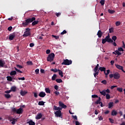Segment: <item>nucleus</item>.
<instances>
[{
	"label": "nucleus",
	"instance_id": "nucleus-1",
	"mask_svg": "<svg viewBox=\"0 0 125 125\" xmlns=\"http://www.w3.org/2000/svg\"><path fill=\"white\" fill-rule=\"evenodd\" d=\"M31 23H32V26H35L39 24V21H36V18L34 17L28 18L23 21L22 25L23 27H27Z\"/></svg>",
	"mask_w": 125,
	"mask_h": 125
},
{
	"label": "nucleus",
	"instance_id": "nucleus-2",
	"mask_svg": "<svg viewBox=\"0 0 125 125\" xmlns=\"http://www.w3.org/2000/svg\"><path fill=\"white\" fill-rule=\"evenodd\" d=\"M110 42L111 43H112L113 42V40L110 38V35L108 34V35L105 37L104 39L102 40V43L103 44H104V43H106V42Z\"/></svg>",
	"mask_w": 125,
	"mask_h": 125
},
{
	"label": "nucleus",
	"instance_id": "nucleus-3",
	"mask_svg": "<svg viewBox=\"0 0 125 125\" xmlns=\"http://www.w3.org/2000/svg\"><path fill=\"white\" fill-rule=\"evenodd\" d=\"M109 78H110V79L114 78L115 80H119V79L121 78V75L118 72H114L113 74L109 75Z\"/></svg>",
	"mask_w": 125,
	"mask_h": 125
},
{
	"label": "nucleus",
	"instance_id": "nucleus-4",
	"mask_svg": "<svg viewBox=\"0 0 125 125\" xmlns=\"http://www.w3.org/2000/svg\"><path fill=\"white\" fill-rule=\"evenodd\" d=\"M12 111L13 113H16V114H22L23 113V108L20 107L19 109H16L15 108H12Z\"/></svg>",
	"mask_w": 125,
	"mask_h": 125
},
{
	"label": "nucleus",
	"instance_id": "nucleus-5",
	"mask_svg": "<svg viewBox=\"0 0 125 125\" xmlns=\"http://www.w3.org/2000/svg\"><path fill=\"white\" fill-rule=\"evenodd\" d=\"M55 56V55L54 53H51L48 55V56L47 57V61H48L49 62H52L54 59Z\"/></svg>",
	"mask_w": 125,
	"mask_h": 125
},
{
	"label": "nucleus",
	"instance_id": "nucleus-6",
	"mask_svg": "<svg viewBox=\"0 0 125 125\" xmlns=\"http://www.w3.org/2000/svg\"><path fill=\"white\" fill-rule=\"evenodd\" d=\"M72 63V60L65 59V60H63V62L62 63V65H71Z\"/></svg>",
	"mask_w": 125,
	"mask_h": 125
},
{
	"label": "nucleus",
	"instance_id": "nucleus-7",
	"mask_svg": "<svg viewBox=\"0 0 125 125\" xmlns=\"http://www.w3.org/2000/svg\"><path fill=\"white\" fill-rule=\"evenodd\" d=\"M55 116V117H57V118H60L62 117V113L61 112V111H56L54 112Z\"/></svg>",
	"mask_w": 125,
	"mask_h": 125
},
{
	"label": "nucleus",
	"instance_id": "nucleus-8",
	"mask_svg": "<svg viewBox=\"0 0 125 125\" xmlns=\"http://www.w3.org/2000/svg\"><path fill=\"white\" fill-rule=\"evenodd\" d=\"M115 65L117 69H118L119 70H121V71H122V72H123V73H125V71L124 70V67H123L119 64H115Z\"/></svg>",
	"mask_w": 125,
	"mask_h": 125
},
{
	"label": "nucleus",
	"instance_id": "nucleus-9",
	"mask_svg": "<svg viewBox=\"0 0 125 125\" xmlns=\"http://www.w3.org/2000/svg\"><path fill=\"white\" fill-rule=\"evenodd\" d=\"M59 106H60V107H62L63 109H66L67 108V105L63 104L62 102H59Z\"/></svg>",
	"mask_w": 125,
	"mask_h": 125
},
{
	"label": "nucleus",
	"instance_id": "nucleus-10",
	"mask_svg": "<svg viewBox=\"0 0 125 125\" xmlns=\"http://www.w3.org/2000/svg\"><path fill=\"white\" fill-rule=\"evenodd\" d=\"M38 95L39 96H40V97H42V98H43V97H44L45 95H46V94H45V92L42 91L39 93Z\"/></svg>",
	"mask_w": 125,
	"mask_h": 125
},
{
	"label": "nucleus",
	"instance_id": "nucleus-11",
	"mask_svg": "<svg viewBox=\"0 0 125 125\" xmlns=\"http://www.w3.org/2000/svg\"><path fill=\"white\" fill-rule=\"evenodd\" d=\"M113 54H115V55H118V56H119L120 55H122V53L120 52V51L118 50H115L114 52H112Z\"/></svg>",
	"mask_w": 125,
	"mask_h": 125
},
{
	"label": "nucleus",
	"instance_id": "nucleus-12",
	"mask_svg": "<svg viewBox=\"0 0 125 125\" xmlns=\"http://www.w3.org/2000/svg\"><path fill=\"white\" fill-rule=\"evenodd\" d=\"M29 36H31V32H26L25 31L24 34H23V37H29Z\"/></svg>",
	"mask_w": 125,
	"mask_h": 125
},
{
	"label": "nucleus",
	"instance_id": "nucleus-13",
	"mask_svg": "<svg viewBox=\"0 0 125 125\" xmlns=\"http://www.w3.org/2000/svg\"><path fill=\"white\" fill-rule=\"evenodd\" d=\"M15 38V33L11 34L9 37L10 41H13V39Z\"/></svg>",
	"mask_w": 125,
	"mask_h": 125
},
{
	"label": "nucleus",
	"instance_id": "nucleus-14",
	"mask_svg": "<svg viewBox=\"0 0 125 125\" xmlns=\"http://www.w3.org/2000/svg\"><path fill=\"white\" fill-rule=\"evenodd\" d=\"M4 65H5V62L0 60V67L3 68V67H4Z\"/></svg>",
	"mask_w": 125,
	"mask_h": 125
},
{
	"label": "nucleus",
	"instance_id": "nucleus-15",
	"mask_svg": "<svg viewBox=\"0 0 125 125\" xmlns=\"http://www.w3.org/2000/svg\"><path fill=\"white\" fill-rule=\"evenodd\" d=\"M97 35L98 38H101L102 37V36H103V32H102V31H101V30H99L98 31Z\"/></svg>",
	"mask_w": 125,
	"mask_h": 125
},
{
	"label": "nucleus",
	"instance_id": "nucleus-16",
	"mask_svg": "<svg viewBox=\"0 0 125 125\" xmlns=\"http://www.w3.org/2000/svg\"><path fill=\"white\" fill-rule=\"evenodd\" d=\"M42 113H39L36 117V120H40V119H42Z\"/></svg>",
	"mask_w": 125,
	"mask_h": 125
},
{
	"label": "nucleus",
	"instance_id": "nucleus-17",
	"mask_svg": "<svg viewBox=\"0 0 125 125\" xmlns=\"http://www.w3.org/2000/svg\"><path fill=\"white\" fill-rule=\"evenodd\" d=\"M99 70H100L101 72H104V73L106 72V68L104 67H100Z\"/></svg>",
	"mask_w": 125,
	"mask_h": 125
},
{
	"label": "nucleus",
	"instance_id": "nucleus-18",
	"mask_svg": "<svg viewBox=\"0 0 125 125\" xmlns=\"http://www.w3.org/2000/svg\"><path fill=\"white\" fill-rule=\"evenodd\" d=\"M118 115V112L115 110H113L111 112V116H117Z\"/></svg>",
	"mask_w": 125,
	"mask_h": 125
},
{
	"label": "nucleus",
	"instance_id": "nucleus-19",
	"mask_svg": "<svg viewBox=\"0 0 125 125\" xmlns=\"http://www.w3.org/2000/svg\"><path fill=\"white\" fill-rule=\"evenodd\" d=\"M95 104H101V98H100V97H99L98 100H97L95 102Z\"/></svg>",
	"mask_w": 125,
	"mask_h": 125
},
{
	"label": "nucleus",
	"instance_id": "nucleus-20",
	"mask_svg": "<svg viewBox=\"0 0 125 125\" xmlns=\"http://www.w3.org/2000/svg\"><path fill=\"white\" fill-rule=\"evenodd\" d=\"M20 94H21V96H24L26 95V94H27V92H26V91L21 90L20 92Z\"/></svg>",
	"mask_w": 125,
	"mask_h": 125
},
{
	"label": "nucleus",
	"instance_id": "nucleus-21",
	"mask_svg": "<svg viewBox=\"0 0 125 125\" xmlns=\"http://www.w3.org/2000/svg\"><path fill=\"white\" fill-rule=\"evenodd\" d=\"M16 74H17V72L16 71H15V70L12 71L10 73V76H15V75H16Z\"/></svg>",
	"mask_w": 125,
	"mask_h": 125
},
{
	"label": "nucleus",
	"instance_id": "nucleus-22",
	"mask_svg": "<svg viewBox=\"0 0 125 125\" xmlns=\"http://www.w3.org/2000/svg\"><path fill=\"white\" fill-rule=\"evenodd\" d=\"M7 80L9 82H14V81H13L12 77L11 76H7Z\"/></svg>",
	"mask_w": 125,
	"mask_h": 125
},
{
	"label": "nucleus",
	"instance_id": "nucleus-23",
	"mask_svg": "<svg viewBox=\"0 0 125 125\" xmlns=\"http://www.w3.org/2000/svg\"><path fill=\"white\" fill-rule=\"evenodd\" d=\"M94 71L95 72V73H94V76L95 77V78H96V75H98V74H99V70H95V69H94Z\"/></svg>",
	"mask_w": 125,
	"mask_h": 125
},
{
	"label": "nucleus",
	"instance_id": "nucleus-24",
	"mask_svg": "<svg viewBox=\"0 0 125 125\" xmlns=\"http://www.w3.org/2000/svg\"><path fill=\"white\" fill-rule=\"evenodd\" d=\"M100 93L103 95L104 96H106V92L105 90H103L102 91H100Z\"/></svg>",
	"mask_w": 125,
	"mask_h": 125
},
{
	"label": "nucleus",
	"instance_id": "nucleus-25",
	"mask_svg": "<svg viewBox=\"0 0 125 125\" xmlns=\"http://www.w3.org/2000/svg\"><path fill=\"white\" fill-rule=\"evenodd\" d=\"M27 123L29 125H36V123H35V122H33V121H32V120L29 121Z\"/></svg>",
	"mask_w": 125,
	"mask_h": 125
},
{
	"label": "nucleus",
	"instance_id": "nucleus-26",
	"mask_svg": "<svg viewBox=\"0 0 125 125\" xmlns=\"http://www.w3.org/2000/svg\"><path fill=\"white\" fill-rule=\"evenodd\" d=\"M11 91L15 92V91H16V87L15 86H12L11 88Z\"/></svg>",
	"mask_w": 125,
	"mask_h": 125
},
{
	"label": "nucleus",
	"instance_id": "nucleus-27",
	"mask_svg": "<svg viewBox=\"0 0 125 125\" xmlns=\"http://www.w3.org/2000/svg\"><path fill=\"white\" fill-rule=\"evenodd\" d=\"M113 104H114V103H113V102H110L108 104V108H109V109H110V108L111 107H113V106H114Z\"/></svg>",
	"mask_w": 125,
	"mask_h": 125
},
{
	"label": "nucleus",
	"instance_id": "nucleus-28",
	"mask_svg": "<svg viewBox=\"0 0 125 125\" xmlns=\"http://www.w3.org/2000/svg\"><path fill=\"white\" fill-rule=\"evenodd\" d=\"M59 72V75L62 77V78H63V72L61 71L60 69H58Z\"/></svg>",
	"mask_w": 125,
	"mask_h": 125
},
{
	"label": "nucleus",
	"instance_id": "nucleus-29",
	"mask_svg": "<svg viewBox=\"0 0 125 125\" xmlns=\"http://www.w3.org/2000/svg\"><path fill=\"white\" fill-rule=\"evenodd\" d=\"M10 121H12L11 123L12 125H15V124H16V122H17V120L13 118V120H10Z\"/></svg>",
	"mask_w": 125,
	"mask_h": 125
},
{
	"label": "nucleus",
	"instance_id": "nucleus-30",
	"mask_svg": "<svg viewBox=\"0 0 125 125\" xmlns=\"http://www.w3.org/2000/svg\"><path fill=\"white\" fill-rule=\"evenodd\" d=\"M56 82L57 83H62V82H63V81H62V79H57L56 80Z\"/></svg>",
	"mask_w": 125,
	"mask_h": 125
},
{
	"label": "nucleus",
	"instance_id": "nucleus-31",
	"mask_svg": "<svg viewBox=\"0 0 125 125\" xmlns=\"http://www.w3.org/2000/svg\"><path fill=\"white\" fill-rule=\"evenodd\" d=\"M38 105L40 106H43V105H44V102L43 101H40L38 103Z\"/></svg>",
	"mask_w": 125,
	"mask_h": 125
},
{
	"label": "nucleus",
	"instance_id": "nucleus-32",
	"mask_svg": "<svg viewBox=\"0 0 125 125\" xmlns=\"http://www.w3.org/2000/svg\"><path fill=\"white\" fill-rule=\"evenodd\" d=\"M45 91L46 93H50V89L49 88H45Z\"/></svg>",
	"mask_w": 125,
	"mask_h": 125
},
{
	"label": "nucleus",
	"instance_id": "nucleus-33",
	"mask_svg": "<svg viewBox=\"0 0 125 125\" xmlns=\"http://www.w3.org/2000/svg\"><path fill=\"white\" fill-rule=\"evenodd\" d=\"M56 78H57V75L56 74H54L52 77V81H55Z\"/></svg>",
	"mask_w": 125,
	"mask_h": 125
},
{
	"label": "nucleus",
	"instance_id": "nucleus-34",
	"mask_svg": "<svg viewBox=\"0 0 125 125\" xmlns=\"http://www.w3.org/2000/svg\"><path fill=\"white\" fill-rule=\"evenodd\" d=\"M108 12H109V13H110V14H113V13H115V12H116V11L115 10H112L108 9Z\"/></svg>",
	"mask_w": 125,
	"mask_h": 125
},
{
	"label": "nucleus",
	"instance_id": "nucleus-35",
	"mask_svg": "<svg viewBox=\"0 0 125 125\" xmlns=\"http://www.w3.org/2000/svg\"><path fill=\"white\" fill-rule=\"evenodd\" d=\"M50 71H51V72H54V73H57V72H58V69L55 68V69H51Z\"/></svg>",
	"mask_w": 125,
	"mask_h": 125
},
{
	"label": "nucleus",
	"instance_id": "nucleus-36",
	"mask_svg": "<svg viewBox=\"0 0 125 125\" xmlns=\"http://www.w3.org/2000/svg\"><path fill=\"white\" fill-rule=\"evenodd\" d=\"M15 70H16V72H17L18 73H20L21 74H22V73H23V72L17 69V68L16 67H15Z\"/></svg>",
	"mask_w": 125,
	"mask_h": 125
},
{
	"label": "nucleus",
	"instance_id": "nucleus-37",
	"mask_svg": "<svg viewBox=\"0 0 125 125\" xmlns=\"http://www.w3.org/2000/svg\"><path fill=\"white\" fill-rule=\"evenodd\" d=\"M5 97L6 98H7V99H8L11 97V96L10 95V94H5Z\"/></svg>",
	"mask_w": 125,
	"mask_h": 125
},
{
	"label": "nucleus",
	"instance_id": "nucleus-38",
	"mask_svg": "<svg viewBox=\"0 0 125 125\" xmlns=\"http://www.w3.org/2000/svg\"><path fill=\"white\" fill-rule=\"evenodd\" d=\"M100 3H101V5H104L105 4V0H101L100 1Z\"/></svg>",
	"mask_w": 125,
	"mask_h": 125
},
{
	"label": "nucleus",
	"instance_id": "nucleus-39",
	"mask_svg": "<svg viewBox=\"0 0 125 125\" xmlns=\"http://www.w3.org/2000/svg\"><path fill=\"white\" fill-rule=\"evenodd\" d=\"M104 75H105V76H108V75H109V74H110V70L108 69L106 70V71H105V73H104Z\"/></svg>",
	"mask_w": 125,
	"mask_h": 125
},
{
	"label": "nucleus",
	"instance_id": "nucleus-40",
	"mask_svg": "<svg viewBox=\"0 0 125 125\" xmlns=\"http://www.w3.org/2000/svg\"><path fill=\"white\" fill-rule=\"evenodd\" d=\"M109 33H114V28L113 27H111L109 29Z\"/></svg>",
	"mask_w": 125,
	"mask_h": 125
},
{
	"label": "nucleus",
	"instance_id": "nucleus-41",
	"mask_svg": "<svg viewBox=\"0 0 125 125\" xmlns=\"http://www.w3.org/2000/svg\"><path fill=\"white\" fill-rule=\"evenodd\" d=\"M117 90H118V91H119V92H123V88L118 87L117 88Z\"/></svg>",
	"mask_w": 125,
	"mask_h": 125
},
{
	"label": "nucleus",
	"instance_id": "nucleus-42",
	"mask_svg": "<svg viewBox=\"0 0 125 125\" xmlns=\"http://www.w3.org/2000/svg\"><path fill=\"white\" fill-rule=\"evenodd\" d=\"M105 95L106 99H110V98H111V96H110V94H106Z\"/></svg>",
	"mask_w": 125,
	"mask_h": 125
},
{
	"label": "nucleus",
	"instance_id": "nucleus-43",
	"mask_svg": "<svg viewBox=\"0 0 125 125\" xmlns=\"http://www.w3.org/2000/svg\"><path fill=\"white\" fill-rule=\"evenodd\" d=\"M112 40L113 41H114V42H116V40H117V36H112Z\"/></svg>",
	"mask_w": 125,
	"mask_h": 125
},
{
	"label": "nucleus",
	"instance_id": "nucleus-44",
	"mask_svg": "<svg viewBox=\"0 0 125 125\" xmlns=\"http://www.w3.org/2000/svg\"><path fill=\"white\" fill-rule=\"evenodd\" d=\"M98 67H99V64H97L96 67L94 68V70L96 71H98Z\"/></svg>",
	"mask_w": 125,
	"mask_h": 125
},
{
	"label": "nucleus",
	"instance_id": "nucleus-45",
	"mask_svg": "<svg viewBox=\"0 0 125 125\" xmlns=\"http://www.w3.org/2000/svg\"><path fill=\"white\" fill-rule=\"evenodd\" d=\"M26 63L27 65H33V62H32L31 61H27L26 62Z\"/></svg>",
	"mask_w": 125,
	"mask_h": 125
},
{
	"label": "nucleus",
	"instance_id": "nucleus-46",
	"mask_svg": "<svg viewBox=\"0 0 125 125\" xmlns=\"http://www.w3.org/2000/svg\"><path fill=\"white\" fill-rule=\"evenodd\" d=\"M118 50L119 51H124V49L123 48V47H120L118 48Z\"/></svg>",
	"mask_w": 125,
	"mask_h": 125
},
{
	"label": "nucleus",
	"instance_id": "nucleus-47",
	"mask_svg": "<svg viewBox=\"0 0 125 125\" xmlns=\"http://www.w3.org/2000/svg\"><path fill=\"white\" fill-rule=\"evenodd\" d=\"M17 67L19 68V69H23V66H22L21 65L19 64H17Z\"/></svg>",
	"mask_w": 125,
	"mask_h": 125
},
{
	"label": "nucleus",
	"instance_id": "nucleus-48",
	"mask_svg": "<svg viewBox=\"0 0 125 125\" xmlns=\"http://www.w3.org/2000/svg\"><path fill=\"white\" fill-rule=\"evenodd\" d=\"M102 83H103V84H107V81L106 80H103L101 81Z\"/></svg>",
	"mask_w": 125,
	"mask_h": 125
},
{
	"label": "nucleus",
	"instance_id": "nucleus-49",
	"mask_svg": "<svg viewBox=\"0 0 125 125\" xmlns=\"http://www.w3.org/2000/svg\"><path fill=\"white\" fill-rule=\"evenodd\" d=\"M92 98H99V97L97 95H92Z\"/></svg>",
	"mask_w": 125,
	"mask_h": 125
},
{
	"label": "nucleus",
	"instance_id": "nucleus-50",
	"mask_svg": "<svg viewBox=\"0 0 125 125\" xmlns=\"http://www.w3.org/2000/svg\"><path fill=\"white\" fill-rule=\"evenodd\" d=\"M109 121L111 124H114V120L112 118H109Z\"/></svg>",
	"mask_w": 125,
	"mask_h": 125
},
{
	"label": "nucleus",
	"instance_id": "nucleus-51",
	"mask_svg": "<svg viewBox=\"0 0 125 125\" xmlns=\"http://www.w3.org/2000/svg\"><path fill=\"white\" fill-rule=\"evenodd\" d=\"M35 73L36 74V75H38V74H39V73H40V69H39V68H37L35 70Z\"/></svg>",
	"mask_w": 125,
	"mask_h": 125
},
{
	"label": "nucleus",
	"instance_id": "nucleus-52",
	"mask_svg": "<svg viewBox=\"0 0 125 125\" xmlns=\"http://www.w3.org/2000/svg\"><path fill=\"white\" fill-rule=\"evenodd\" d=\"M34 96L35 98H38V93L34 92L33 93Z\"/></svg>",
	"mask_w": 125,
	"mask_h": 125
},
{
	"label": "nucleus",
	"instance_id": "nucleus-53",
	"mask_svg": "<svg viewBox=\"0 0 125 125\" xmlns=\"http://www.w3.org/2000/svg\"><path fill=\"white\" fill-rule=\"evenodd\" d=\"M64 34H67V31L65 30L61 33V35H64Z\"/></svg>",
	"mask_w": 125,
	"mask_h": 125
},
{
	"label": "nucleus",
	"instance_id": "nucleus-54",
	"mask_svg": "<svg viewBox=\"0 0 125 125\" xmlns=\"http://www.w3.org/2000/svg\"><path fill=\"white\" fill-rule=\"evenodd\" d=\"M52 37H53V38H55V39H56V40H59V36H55V35H52Z\"/></svg>",
	"mask_w": 125,
	"mask_h": 125
},
{
	"label": "nucleus",
	"instance_id": "nucleus-55",
	"mask_svg": "<svg viewBox=\"0 0 125 125\" xmlns=\"http://www.w3.org/2000/svg\"><path fill=\"white\" fill-rule=\"evenodd\" d=\"M56 15L57 17H59V16H60V15H61V13H60V12L56 13Z\"/></svg>",
	"mask_w": 125,
	"mask_h": 125
},
{
	"label": "nucleus",
	"instance_id": "nucleus-56",
	"mask_svg": "<svg viewBox=\"0 0 125 125\" xmlns=\"http://www.w3.org/2000/svg\"><path fill=\"white\" fill-rule=\"evenodd\" d=\"M115 24L116 26H120V25H121V22L117 21Z\"/></svg>",
	"mask_w": 125,
	"mask_h": 125
},
{
	"label": "nucleus",
	"instance_id": "nucleus-57",
	"mask_svg": "<svg viewBox=\"0 0 125 125\" xmlns=\"http://www.w3.org/2000/svg\"><path fill=\"white\" fill-rule=\"evenodd\" d=\"M58 108L59 107H57V106H54V109L56 111H58Z\"/></svg>",
	"mask_w": 125,
	"mask_h": 125
},
{
	"label": "nucleus",
	"instance_id": "nucleus-58",
	"mask_svg": "<svg viewBox=\"0 0 125 125\" xmlns=\"http://www.w3.org/2000/svg\"><path fill=\"white\" fill-rule=\"evenodd\" d=\"M18 80H21V81H25V78L22 77V78H18Z\"/></svg>",
	"mask_w": 125,
	"mask_h": 125
},
{
	"label": "nucleus",
	"instance_id": "nucleus-59",
	"mask_svg": "<svg viewBox=\"0 0 125 125\" xmlns=\"http://www.w3.org/2000/svg\"><path fill=\"white\" fill-rule=\"evenodd\" d=\"M30 31H31V29L29 28H25V32H30Z\"/></svg>",
	"mask_w": 125,
	"mask_h": 125
},
{
	"label": "nucleus",
	"instance_id": "nucleus-60",
	"mask_svg": "<svg viewBox=\"0 0 125 125\" xmlns=\"http://www.w3.org/2000/svg\"><path fill=\"white\" fill-rule=\"evenodd\" d=\"M122 43H123V45L122 46V47L123 48H125V42L124 41L122 42Z\"/></svg>",
	"mask_w": 125,
	"mask_h": 125
},
{
	"label": "nucleus",
	"instance_id": "nucleus-61",
	"mask_svg": "<svg viewBox=\"0 0 125 125\" xmlns=\"http://www.w3.org/2000/svg\"><path fill=\"white\" fill-rule=\"evenodd\" d=\"M103 120V117L102 116H99V121H102Z\"/></svg>",
	"mask_w": 125,
	"mask_h": 125
},
{
	"label": "nucleus",
	"instance_id": "nucleus-62",
	"mask_svg": "<svg viewBox=\"0 0 125 125\" xmlns=\"http://www.w3.org/2000/svg\"><path fill=\"white\" fill-rule=\"evenodd\" d=\"M54 88H55V89H56V90H58V88H59L58 85H55Z\"/></svg>",
	"mask_w": 125,
	"mask_h": 125
},
{
	"label": "nucleus",
	"instance_id": "nucleus-63",
	"mask_svg": "<svg viewBox=\"0 0 125 125\" xmlns=\"http://www.w3.org/2000/svg\"><path fill=\"white\" fill-rule=\"evenodd\" d=\"M46 54H49V53H50V50L49 49L46 50Z\"/></svg>",
	"mask_w": 125,
	"mask_h": 125
},
{
	"label": "nucleus",
	"instance_id": "nucleus-64",
	"mask_svg": "<svg viewBox=\"0 0 125 125\" xmlns=\"http://www.w3.org/2000/svg\"><path fill=\"white\" fill-rule=\"evenodd\" d=\"M40 72L41 73H42V74H44V69H41L40 70Z\"/></svg>",
	"mask_w": 125,
	"mask_h": 125
}]
</instances>
